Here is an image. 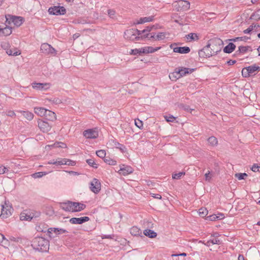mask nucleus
Listing matches in <instances>:
<instances>
[{
  "label": "nucleus",
  "mask_w": 260,
  "mask_h": 260,
  "mask_svg": "<svg viewBox=\"0 0 260 260\" xmlns=\"http://www.w3.org/2000/svg\"><path fill=\"white\" fill-rule=\"evenodd\" d=\"M31 246L40 252H47L49 249V242L42 237H35L31 242Z\"/></svg>",
  "instance_id": "obj_2"
},
{
  "label": "nucleus",
  "mask_w": 260,
  "mask_h": 260,
  "mask_svg": "<svg viewBox=\"0 0 260 260\" xmlns=\"http://www.w3.org/2000/svg\"><path fill=\"white\" fill-rule=\"evenodd\" d=\"M253 30V25H251L249 27L243 30L244 34H250Z\"/></svg>",
  "instance_id": "obj_61"
},
{
  "label": "nucleus",
  "mask_w": 260,
  "mask_h": 260,
  "mask_svg": "<svg viewBox=\"0 0 260 260\" xmlns=\"http://www.w3.org/2000/svg\"><path fill=\"white\" fill-rule=\"evenodd\" d=\"M165 38V33L161 32H159L156 36H155V40H162L164 39Z\"/></svg>",
  "instance_id": "obj_51"
},
{
  "label": "nucleus",
  "mask_w": 260,
  "mask_h": 260,
  "mask_svg": "<svg viewBox=\"0 0 260 260\" xmlns=\"http://www.w3.org/2000/svg\"><path fill=\"white\" fill-rule=\"evenodd\" d=\"M247 68V70L248 71V73H249V74H250V76L252 75H255V72L256 71L259 72L260 71V67L256 66V64H254L252 66H248Z\"/></svg>",
  "instance_id": "obj_23"
},
{
  "label": "nucleus",
  "mask_w": 260,
  "mask_h": 260,
  "mask_svg": "<svg viewBox=\"0 0 260 260\" xmlns=\"http://www.w3.org/2000/svg\"><path fill=\"white\" fill-rule=\"evenodd\" d=\"M135 125L138 127H139L140 129H142L143 127V122L139 120V119H137V120H135Z\"/></svg>",
  "instance_id": "obj_52"
},
{
  "label": "nucleus",
  "mask_w": 260,
  "mask_h": 260,
  "mask_svg": "<svg viewBox=\"0 0 260 260\" xmlns=\"http://www.w3.org/2000/svg\"><path fill=\"white\" fill-rule=\"evenodd\" d=\"M208 210L206 208H201L199 210V213L202 217H205L208 214Z\"/></svg>",
  "instance_id": "obj_43"
},
{
  "label": "nucleus",
  "mask_w": 260,
  "mask_h": 260,
  "mask_svg": "<svg viewBox=\"0 0 260 260\" xmlns=\"http://www.w3.org/2000/svg\"><path fill=\"white\" fill-rule=\"evenodd\" d=\"M90 190L95 194L98 193L101 189V184L100 181L96 178H94L90 182Z\"/></svg>",
  "instance_id": "obj_7"
},
{
  "label": "nucleus",
  "mask_w": 260,
  "mask_h": 260,
  "mask_svg": "<svg viewBox=\"0 0 260 260\" xmlns=\"http://www.w3.org/2000/svg\"><path fill=\"white\" fill-rule=\"evenodd\" d=\"M207 219L210 221H215L217 219V215L213 214V215H210L207 217Z\"/></svg>",
  "instance_id": "obj_59"
},
{
  "label": "nucleus",
  "mask_w": 260,
  "mask_h": 260,
  "mask_svg": "<svg viewBox=\"0 0 260 260\" xmlns=\"http://www.w3.org/2000/svg\"><path fill=\"white\" fill-rule=\"evenodd\" d=\"M134 31V28L126 30L124 34L125 38L133 41L140 40L139 36H137Z\"/></svg>",
  "instance_id": "obj_8"
},
{
  "label": "nucleus",
  "mask_w": 260,
  "mask_h": 260,
  "mask_svg": "<svg viewBox=\"0 0 260 260\" xmlns=\"http://www.w3.org/2000/svg\"><path fill=\"white\" fill-rule=\"evenodd\" d=\"M250 39V37H248L247 36L244 37H238L230 40V41L233 42H236L238 41H245L246 42L247 40Z\"/></svg>",
  "instance_id": "obj_35"
},
{
  "label": "nucleus",
  "mask_w": 260,
  "mask_h": 260,
  "mask_svg": "<svg viewBox=\"0 0 260 260\" xmlns=\"http://www.w3.org/2000/svg\"><path fill=\"white\" fill-rule=\"evenodd\" d=\"M1 47L6 50V52L11 47L10 44L8 41H4L1 43Z\"/></svg>",
  "instance_id": "obj_40"
},
{
  "label": "nucleus",
  "mask_w": 260,
  "mask_h": 260,
  "mask_svg": "<svg viewBox=\"0 0 260 260\" xmlns=\"http://www.w3.org/2000/svg\"><path fill=\"white\" fill-rule=\"evenodd\" d=\"M249 49H251L250 46H241L239 47V50H238V51H236V52L237 53L238 52L239 53H244L246 52Z\"/></svg>",
  "instance_id": "obj_39"
},
{
  "label": "nucleus",
  "mask_w": 260,
  "mask_h": 260,
  "mask_svg": "<svg viewBox=\"0 0 260 260\" xmlns=\"http://www.w3.org/2000/svg\"><path fill=\"white\" fill-rule=\"evenodd\" d=\"M185 37L189 41H198L199 39V37L197 34L192 32L186 35Z\"/></svg>",
  "instance_id": "obj_32"
},
{
  "label": "nucleus",
  "mask_w": 260,
  "mask_h": 260,
  "mask_svg": "<svg viewBox=\"0 0 260 260\" xmlns=\"http://www.w3.org/2000/svg\"><path fill=\"white\" fill-rule=\"evenodd\" d=\"M160 48V47L153 48L151 46H147L144 48H141V51L142 53L144 54L152 53L158 51Z\"/></svg>",
  "instance_id": "obj_18"
},
{
  "label": "nucleus",
  "mask_w": 260,
  "mask_h": 260,
  "mask_svg": "<svg viewBox=\"0 0 260 260\" xmlns=\"http://www.w3.org/2000/svg\"><path fill=\"white\" fill-rule=\"evenodd\" d=\"M165 118L166 121L168 122H173L175 120L176 117H174L173 115H169L168 116H165Z\"/></svg>",
  "instance_id": "obj_54"
},
{
  "label": "nucleus",
  "mask_w": 260,
  "mask_h": 260,
  "mask_svg": "<svg viewBox=\"0 0 260 260\" xmlns=\"http://www.w3.org/2000/svg\"><path fill=\"white\" fill-rule=\"evenodd\" d=\"M83 135L87 139H95L99 136L98 132L93 129H88L84 131Z\"/></svg>",
  "instance_id": "obj_13"
},
{
  "label": "nucleus",
  "mask_w": 260,
  "mask_h": 260,
  "mask_svg": "<svg viewBox=\"0 0 260 260\" xmlns=\"http://www.w3.org/2000/svg\"><path fill=\"white\" fill-rule=\"evenodd\" d=\"M56 233V234H60L61 233H68V232L64 230L63 229L59 228H50L47 230V235L49 236L50 238H52V232Z\"/></svg>",
  "instance_id": "obj_14"
},
{
  "label": "nucleus",
  "mask_w": 260,
  "mask_h": 260,
  "mask_svg": "<svg viewBox=\"0 0 260 260\" xmlns=\"http://www.w3.org/2000/svg\"><path fill=\"white\" fill-rule=\"evenodd\" d=\"M113 143L114 144V146L116 148L119 149L122 152H124L126 151V148L124 145L119 143L118 142L114 140H113Z\"/></svg>",
  "instance_id": "obj_29"
},
{
  "label": "nucleus",
  "mask_w": 260,
  "mask_h": 260,
  "mask_svg": "<svg viewBox=\"0 0 260 260\" xmlns=\"http://www.w3.org/2000/svg\"><path fill=\"white\" fill-rule=\"evenodd\" d=\"M143 234L145 236L150 238H153L157 236V233L150 229L145 230L143 232Z\"/></svg>",
  "instance_id": "obj_28"
},
{
  "label": "nucleus",
  "mask_w": 260,
  "mask_h": 260,
  "mask_svg": "<svg viewBox=\"0 0 260 260\" xmlns=\"http://www.w3.org/2000/svg\"><path fill=\"white\" fill-rule=\"evenodd\" d=\"M45 119L50 121H53L56 119V114L54 112L47 110L44 115Z\"/></svg>",
  "instance_id": "obj_21"
},
{
  "label": "nucleus",
  "mask_w": 260,
  "mask_h": 260,
  "mask_svg": "<svg viewBox=\"0 0 260 260\" xmlns=\"http://www.w3.org/2000/svg\"><path fill=\"white\" fill-rule=\"evenodd\" d=\"M60 207L62 210L67 212H72L74 210V202L68 201L66 202L60 203Z\"/></svg>",
  "instance_id": "obj_10"
},
{
  "label": "nucleus",
  "mask_w": 260,
  "mask_h": 260,
  "mask_svg": "<svg viewBox=\"0 0 260 260\" xmlns=\"http://www.w3.org/2000/svg\"><path fill=\"white\" fill-rule=\"evenodd\" d=\"M49 101L56 105L60 104L62 103V101L58 98H52L49 99Z\"/></svg>",
  "instance_id": "obj_49"
},
{
  "label": "nucleus",
  "mask_w": 260,
  "mask_h": 260,
  "mask_svg": "<svg viewBox=\"0 0 260 260\" xmlns=\"http://www.w3.org/2000/svg\"><path fill=\"white\" fill-rule=\"evenodd\" d=\"M23 115L28 120H31L34 118L33 113L28 111H24Z\"/></svg>",
  "instance_id": "obj_38"
},
{
  "label": "nucleus",
  "mask_w": 260,
  "mask_h": 260,
  "mask_svg": "<svg viewBox=\"0 0 260 260\" xmlns=\"http://www.w3.org/2000/svg\"><path fill=\"white\" fill-rule=\"evenodd\" d=\"M32 87L34 89H35L38 90H46L49 88L50 85L49 83H37L33 82L31 84Z\"/></svg>",
  "instance_id": "obj_11"
},
{
  "label": "nucleus",
  "mask_w": 260,
  "mask_h": 260,
  "mask_svg": "<svg viewBox=\"0 0 260 260\" xmlns=\"http://www.w3.org/2000/svg\"><path fill=\"white\" fill-rule=\"evenodd\" d=\"M13 208L11 206L9 205V203L6 201L5 202V205H2V213L1 216L2 218H6L12 214Z\"/></svg>",
  "instance_id": "obj_5"
},
{
  "label": "nucleus",
  "mask_w": 260,
  "mask_h": 260,
  "mask_svg": "<svg viewBox=\"0 0 260 260\" xmlns=\"http://www.w3.org/2000/svg\"><path fill=\"white\" fill-rule=\"evenodd\" d=\"M134 171V169L129 166L121 165H120V169L118 173L120 175L126 176L132 174Z\"/></svg>",
  "instance_id": "obj_9"
},
{
  "label": "nucleus",
  "mask_w": 260,
  "mask_h": 260,
  "mask_svg": "<svg viewBox=\"0 0 260 260\" xmlns=\"http://www.w3.org/2000/svg\"><path fill=\"white\" fill-rule=\"evenodd\" d=\"M236 48V45L233 43H229L223 48V52L226 53H231L233 52Z\"/></svg>",
  "instance_id": "obj_24"
},
{
  "label": "nucleus",
  "mask_w": 260,
  "mask_h": 260,
  "mask_svg": "<svg viewBox=\"0 0 260 260\" xmlns=\"http://www.w3.org/2000/svg\"><path fill=\"white\" fill-rule=\"evenodd\" d=\"M8 171V169L4 166H0V174H3Z\"/></svg>",
  "instance_id": "obj_63"
},
{
  "label": "nucleus",
  "mask_w": 260,
  "mask_h": 260,
  "mask_svg": "<svg viewBox=\"0 0 260 260\" xmlns=\"http://www.w3.org/2000/svg\"><path fill=\"white\" fill-rule=\"evenodd\" d=\"M109 16L111 18H114L115 14V11L113 9H109L107 11Z\"/></svg>",
  "instance_id": "obj_55"
},
{
  "label": "nucleus",
  "mask_w": 260,
  "mask_h": 260,
  "mask_svg": "<svg viewBox=\"0 0 260 260\" xmlns=\"http://www.w3.org/2000/svg\"><path fill=\"white\" fill-rule=\"evenodd\" d=\"M205 180L208 182H210L212 178V175L210 173V172L208 171L205 174Z\"/></svg>",
  "instance_id": "obj_56"
},
{
  "label": "nucleus",
  "mask_w": 260,
  "mask_h": 260,
  "mask_svg": "<svg viewBox=\"0 0 260 260\" xmlns=\"http://www.w3.org/2000/svg\"><path fill=\"white\" fill-rule=\"evenodd\" d=\"M157 28V26H156L154 25H151V26H148L146 27L145 29H146V30L147 31L150 32L152 29H155Z\"/></svg>",
  "instance_id": "obj_64"
},
{
  "label": "nucleus",
  "mask_w": 260,
  "mask_h": 260,
  "mask_svg": "<svg viewBox=\"0 0 260 260\" xmlns=\"http://www.w3.org/2000/svg\"><path fill=\"white\" fill-rule=\"evenodd\" d=\"M130 233L132 235L134 236H140L141 237H144L143 235H142L141 230L136 226H133L132 228H131Z\"/></svg>",
  "instance_id": "obj_25"
},
{
  "label": "nucleus",
  "mask_w": 260,
  "mask_h": 260,
  "mask_svg": "<svg viewBox=\"0 0 260 260\" xmlns=\"http://www.w3.org/2000/svg\"><path fill=\"white\" fill-rule=\"evenodd\" d=\"M6 53L9 55L17 56L20 54L21 52L17 48L13 47L8 49V50L6 51Z\"/></svg>",
  "instance_id": "obj_27"
},
{
  "label": "nucleus",
  "mask_w": 260,
  "mask_h": 260,
  "mask_svg": "<svg viewBox=\"0 0 260 260\" xmlns=\"http://www.w3.org/2000/svg\"><path fill=\"white\" fill-rule=\"evenodd\" d=\"M221 243L220 241L218 239H212L208 240L205 245L207 246H210L211 244H220Z\"/></svg>",
  "instance_id": "obj_36"
},
{
  "label": "nucleus",
  "mask_w": 260,
  "mask_h": 260,
  "mask_svg": "<svg viewBox=\"0 0 260 260\" xmlns=\"http://www.w3.org/2000/svg\"><path fill=\"white\" fill-rule=\"evenodd\" d=\"M86 162L89 166L92 167L93 168L96 169L98 167V165L95 163L93 159H87Z\"/></svg>",
  "instance_id": "obj_42"
},
{
  "label": "nucleus",
  "mask_w": 260,
  "mask_h": 260,
  "mask_svg": "<svg viewBox=\"0 0 260 260\" xmlns=\"http://www.w3.org/2000/svg\"><path fill=\"white\" fill-rule=\"evenodd\" d=\"M247 68L245 67L242 69V75L244 78H248L250 77V74L248 73V71L247 70Z\"/></svg>",
  "instance_id": "obj_48"
},
{
  "label": "nucleus",
  "mask_w": 260,
  "mask_h": 260,
  "mask_svg": "<svg viewBox=\"0 0 260 260\" xmlns=\"http://www.w3.org/2000/svg\"><path fill=\"white\" fill-rule=\"evenodd\" d=\"M173 51L175 53H179L180 54H187L190 51V49L189 47H176L173 48Z\"/></svg>",
  "instance_id": "obj_16"
},
{
  "label": "nucleus",
  "mask_w": 260,
  "mask_h": 260,
  "mask_svg": "<svg viewBox=\"0 0 260 260\" xmlns=\"http://www.w3.org/2000/svg\"><path fill=\"white\" fill-rule=\"evenodd\" d=\"M67 163L66 158H58L56 160L54 159L48 161V164L50 165H64Z\"/></svg>",
  "instance_id": "obj_26"
},
{
  "label": "nucleus",
  "mask_w": 260,
  "mask_h": 260,
  "mask_svg": "<svg viewBox=\"0 0 260 260\" xmlns=\"http://www.w3.org/2000/svg\"><path fill=\"white\" fill-rule=\"evenodd\" d=\"M12 22L16 26H20L24 22V18L21 16H11Z\"/></svg>",
  "instance_id": "obj_20"
},
{
  "label": "nucleus",
  "mask_w": 260,
  "mask_h": 260,
  "mask_svg": "<svg viewBox=\"0 0 260 260\" xmlns=\"http://www.w3.org/2000/svg\"><path fill=\"white\" fill-rule=\"evenodd\" d=\"M185 173L184 172H180L178 173H175L172 174V178L174 179H180L181 177L184 175Z\"/></svg>",
  "instance_id": "obj_46"
},
{
  "label": "nucleus",
  "mask_w": 260,
  "mask_h": 260,
  "mask_svg": "<svg viewBox=\"0 0 260 260\" xmlns=\"http://www.w3.org/2000/svg\"><path fill=\"white\" fill-rule=\"evenodd\" d=\"M203 49L199 51V55L200 57L207 58L216 55L221 49L223 45L222 41L219 38H215L210 40Z\"/></svg>",
  "instance_id": "obj_1"
},
{
  "label": "nucleus",
  "mask_w": 260,
  "mask_h": 260,
  "mask_svg": "<svg viewBox=\"0 0 260 260\" xmlns=\"http://www.w3.org/2000/svg\"><path fill=\"white\" fill-rule=\"evenodd\" d=\"M196 69H190L187 68H182L181 69H179L178 71L176 72L178 74H179V77L180 76H185L187 74L192 73Z\"/></svg>",
  "instance_id": "obj_17"
},
{
  "label": "nucleus",
  "mask_w": 260,
  "mask_h": 260,
  "mask_svg": "<svg viewBox=\"0 0 260 260\" xmlns=\"http://www.w3.org/2000/svg\"><path fill=\"white\" fill-rule=\"evenodd\" d=\"M129 53L131 54L134 55H137L138 54H141V53H142V51H141V48L132 49Z\"/></svg>",
  "instance_id": "obj_50"
},
{
  "label": "nucleus",
  "mask_w": 260,
  "mask_h": 260,
  "mask_svg": "<svg viewBox=\"0 0 260 260\" xmlns=\"http://www.w3.org/2000/svg\"><path fill=\"white\" fill-rule=\"evenodd\" d=\"M21 220L30 221L32 219L31 210H24L20 215Z\"/></svg>",
  "instance_id": "obj_15"
},
{
  "label": "nucleus",
  "mask_w": 260,
  "mask_h": 260,
  "mask_svg": "<svg viewBox=\"0 0 260 260\" xmlns=\"http://www.w3.org/2000/svg\"><path fill=\"white\" fill-rule=\"evenodd\" d=\"M11 27L8 26L7 24H6V26L5 27H2L1 34L4 36H7L11 34Z\"/></svg>",
  "instance_id": "obj_31"
},
{
  "label": "nucleus",
  "mask_w": 260,
  "mask_h": 260,
  "mask_svg": "<svg viewBox=\"0 0 260 260\" xmlns=\"http://www.w3.org/2000/svg\"><path fill=\"white\" fill-rule=\"evenodd\" d=\"M235 176L239 180H240L244 179L245 177L248 176V175L246 173H239L235 174Z\"/></svg>",
  "instance_id": "obj_47"
},
{
  "label": "nucleus",
  "mask_w": 260,
  "mask_h": 260,
  "mask_svg": "<svg viewBox=\"0 0 260 260\" xmlns=\"http://www.w3.org/2000/svg\"><path fill=\"white\" fill-rule=\"evenodd\" d=\"M177 3L180 10H186L190 8V3L188 1L180 0Z\"/></svg>",
  "instance_id": "obj_19"
},
{
  "label": "nucleus",
  "mask_w": 260,
  "mask_h": 260,
  "mask_svg": "<svg viewBox=\"0 0 260 260\" xmlns=\"http://www.w3.org/2000/svg\"><path fill=\"white\" fill-rule=\"evenodd\" d=\"M40 51L47 55L55 56L56 54L55 49L48 43L42 44L41 46Z\"/></svg>",
  "instance_id": "obj_4"
},
{
  "label": "nucleus",
  "mask_w": 260,
  "mask_h": 260,
  "mask_svg": "<svg viewBox=\"0 0 260 260\" xmlns=\"http://www.w3.org/2000/svg\"><path fill=\"white\" fill-rule=\"evenodd\" d=\"M96 154L97 156H98L99 157L103 158V159H105V158L106 157V151L104 150H99L96 151Z\"/></svg>",
  "instance_id": "obj_41"
},
{
  "label": "nucleus",
  "mask_w": 260,
  "mask_h": 260,
  "mask_svg": "<svg viewBox=\"0 0 260 260\" xmlns=\"http://www.w3.org/2000/svg\"><path fill=\"white\" fill-rule=\"evenodd\" d=\"M66 161H67V163L66 164V165L74 166L76 165V162L72 160L66 158Z\"/></svg>",
  "instance_id": "obj_62"
},
{
  "label": "nucleus",
  "mask_w": 260,
  "mask_h": 260,
  "mask_svg": "<svg viewBox=\"0 0 260 260\" xmlns=\"http://www.w3.org/2000/svg\"><path fill=\"white\" fill-rule=\"evenodd\" d=\"M74 210H73V212H80L84 210L86 207L85 204L79 202H74Z\"/></svg>",
  "instance_id": "obj_22"
},
{
  "label": "nucleus",
  "mask_w": 260,
  "mask_h": 260,
  "mask_svg": "<svg viewBox=\"0 0 260 260\" xmlns=\"http://www.w3.org/2000/svg\"><path fill=\"white\" fill-rule=\"evenodd\" d=\"M208 143L212 146H215L218 144L217 138L214 136H211L208 139Z\"/></svg>",
  "instance_id": "obj_33"
},
{
  "label": "nucleus",
  "mask_w": 260,
  "mask_h": 260,
  "mask_svg": "<svg viewBox=\"0 0 260 260\" xmlns=\"http://www.w3.org/2000/svg\"><path fill=\"white\" fill-rule=\"evenodd\" d=\"M50 146L55 148H66L67 145L65 143L61 142H57L54 143L53 145H50Z\"/></svg>",
  "instance_id": "obj_37"
},
{
  "label": "nucleus",
  "mask_w": 260,
  "mask_h": 260,
  "mask_svg": "<svg viewBox=\"0 0 260 260\" xmlns=\"http://www.w3.org/2000/svg\"><path fill=\"white\" fill-rule=\"evenodd\" d=\"M154 18L153 16L143 17L144 23L152 21Z\"/></svg>",
  "instance_id": "obj_58"
},
{
  "label": "nucleus",
  "mask_w": 260,
  "mask_h": 260,
  "mask_svg": "<svg viewBox=\"0 0 260 260\" xmlns=\"http://www.w3.org/2000/svg\"><path fill=\"white\" fill-rule=\"evenodd\" d=\"M38 125L40 130L43 133L49 132L52 127L51 123L43 119L38 121Z\"/></svg>",
  "instance_id": "obj_6"
},
{
  "label": "nucleus",
  "mask_w": 260,
  "mask_h": 260,
  "mask_svg": "<svg viewBox=\"0 0 260 260\" xmlns=\"http://www.w3.org/2000/svg\"><path fill=\"white\" fill-rule=\"evenodd\" d=\"M32 219H37L41 215V212L40 211H37L34 210H31Z\"/></svg>",
  "instance_id": "obj_45"
},
{
  "label": "nucleus",
  "mask_w": 260,
  "mask_h": 260,
  "mask_svg": "<svg viewBox=\"0 0 260 260\" xmlns=\"http://www.w3.org/2000/svg\"><path fill=\"white\" fill-rule=\"evenodd\" d=\"M47 173L45 172H37L32 175V177L34 178H39L43 177L44 175H46Z\"/></svg>",
  "instance_id": "obj_44"
},
{
  "label": "nucleus",
  "mask_w": 260,
  "mask_h": 260,
  "mask_svg": "<svg viewBox=\"0 0 260 260\" xmlns=\"http://www.w3.org/2000/svg\"><path fill=\"white\" fill-rule=\"evenodd\" d=\"M9 240L11 241H14L17 243H21L22 239L19 237H14L13 236H10L9 237Z\"/></svg>",
  "instance_id": "obj_53"
},
{
  "label": "nucleus",
  "mask_w": 260,
  "mask_h": 260,
  "mask_svg": "<svg viewBox=\"0 0 260 260\" xmlns=\"http://www.w3.org/2000/svg\"><path fill=\"white\" fill-rule=\"evenodd\" d=\"M11 16H13V15H6V24H10L12 22V19L11 18H10Z\"/></svg>",
  "instance_id": "obj_60"
},
{
  "label": "nucleus",
  "mask_w": 260,
  "mask_h": 260,
  "mask_svg": "<svg viewBox=\"0 0 260 260\" xmlns=\"http://www.w3.org/2000/svg\"><path fill=\"white\" fill-rule=\"evenodd\" d=\"M259 169L260 166H258L257 164H254L251 168V170L254 172L260 171Z\"/></svg>",
  "instance_id": "obj_57"
},
{
  "label": "nucleus",
  "mask_w": 260,
  "mask_h": 260,
  "mask_svg": "<svg viewBox=\"0 0 260 260\" xmlns=\"http://www.w3.org/2000/svg\"><path fill=\"white\" fill-rule=\"evenodd\" d=\"M105 162L109 165L114 166L116 164V161L109 156H106L104 159Z\"/></svg>",
  "instance_id": "obj_34"
},
{
  "label": "nucleus",
  "mask_w": 260,
  "mask_h": 260,
  "mask_svg": "<svg viewBox=\"0 0 260 260\" xmlns=\"http://www.w3.org/2000/svg\"><path fill=\"white\" fill-rule=\"evenodd\" d=\"M48 12L53 15H63L66 14L67 10L63 6H53L49 8Z\"/></svg>",
  "instance_id": "obj_3"
},
{
  "label": "nucleus",
  "mask_w": 260,
  "mask_h": 260,
  "mask_svg": "<svg viewBox=\"0 0 260 260\" xmlns=\"http://www.w3.org/2000/svg\"><path fill=\"white\" fill-rule=\"evenodd\" d=\"M47 109L42 107H37L35 108V112L40 116H44L45 113L47 112Z\"/></svg>",
  "instance_id": "obj_30"
},
{
  "label": "nucleus",
  "mask_w": 260,
  "mask_h": 260,
  "mask_svg": "<svg viewBox=\"0 0 260 260\" xmlns=\"http://www.w3.org/2000/svg\"><path fill=\"white\" fill-rule=\"evenodd\" d=\"M90 220L88 216H84L80 218L72 217L69 221L72 224H81L85 222L88 221Z\"/></svg>",
  "instance_id": "obj_12"
}]
</instances>
